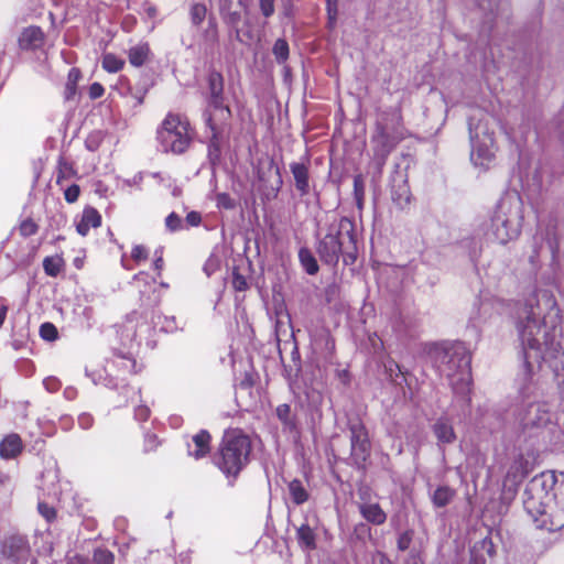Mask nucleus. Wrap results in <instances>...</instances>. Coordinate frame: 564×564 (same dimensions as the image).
Listing matches in <instances>:
<instances>
[{"label": "nucleus", "instance_id": "40", "mask_svg": "<svg viewBox=\"0 0 564 564\" xmlns=\"http://www.w3.org/2000/svg\"><path fill=\"white\" fill-rule=\"evenodd\" d=\"M156 324L165 333H174L181 328L174 316H158Z\"/></svg>", "mask_w": 564, "mask_h": 564}, {"label": "nucleus", "instance_id": "41", "mask_svg": "<svg viewBox=\"0 0 564 564\" xmlns=\"http://www.w3.org/2000/svg\"><path fill=\"white\" fill-rule=\"evenodd\" d=\"M206 12H207V9H206L205 4L194 3L191 7V11H189L192 23L195 25H199L204 21L205 17H206Z\"/></svg>", "mask_w": 564, "mask_h": 564}, {"label": "nucleus", "instance_id": "37", "mask_svg": "<svg viewBox=\"0 0 564 564\" xmlns=\"http://www.w3.org/2000/svg\"><path fill=\"white\" fill-rule=\"evenodd\" d=\"M43 269L50 276H57L62 270V259L58 257H46L43 260Z\"/></svg>", "mask_w": 564, "mask_h": 564}, {"label": "nucleus", "instance_id": "34", "mask_svg": "<svg viewBox=\"0 0 564 564\" xmlns=\"http://www.w3.org/2000/svg\"><path fill=\"white\" fill-rule=\"evenodd\" d=\"M272 53L279 64L285 63L290 54L288 42L284 39H278L272 47Z\"/></svg>", "mask_w": 564, "mask_h": 564}, {"label": "nucleus", "instance_id": "18", "mask_svg": "<svg viewBox=\"0 0 564 564\" xmlns=\"http://www.w3.org/2000/svg\"><path fill=\"white\" fill-rule=\"evenodd\" d=\"M319 520L317 516H306L304 522L301 523L296 529V540L300 547L304 551L311 552L317 547L316 530L318 528Z\"/></svg>", "mask_w": 564, "mask_h": 564}, {"label": "nucleus", "instance_id": "10", "mask_svg": "<svg viewBox=\"0 0 564 564\" xmlns=\"http://www.w3.org/2000/svg\"><path fill=\"white\" fill-rule=\"evenodd\" d=\"M3 564H35L26 536L12 534L7 536L1 545Z\"/></svg>", "mask_w": 564, "mask_h": 564}, {"label": "nucleus", "instance_id": "25", "mask_svg": "<svg viewBox=\"0 0 564 564\" xmlns=\"http://www.w3.org/2000/svg\"><path fill=\"white\" fill-rule=\"evenodd\" d=\"M101 225V216L94 207H86L80 219L76 223V230L80 236H86L90 228H98Z\"/></svg>", "mask_w": 564, "mask_h": 564}, {"label": "nucleus", "instance_id": "57", "mask_svg": "<svg viewBox=\"0 0 564 564\" xmlns=\"http://www.w3.org/2000/svg\"><path fill=\"white\" fill-rule=\"evenodd\" d=\"M232 285L237 291H245L248 286L246 279L238 273L234 274Z\"/></svg>", "mask_w": 564, "mask_h": 564}, {"label": "nucleus", "instance_id": "28", "mask_svg": "<svg viewBox=\"0 0 564 564\" xmlns=\"http://www.w3.org/2000/svg\"><path fill=\"white\" fill-rule=\"evenodd\" d=\"M22 451V441L18 434H10L0 443V456L6 459L14 458Z\"/></svg>", "mask_w": 564, "mask_h": 564}, {"label": "nucleus", "instance_id": "38", "mask_svg": "<svg viewBox=\"0 0 564 564\" xmlns=\"http://www.w3.org/2000/svg\"><path fill=\"white\" fill-rule=\"evenodd\" d=\"M122 96L130 97L133 100V107H139L143 104L147 90L143 88H132L128 86L122 93Z\"/></svg>", "mask_w": 564, "mask_h": 564}, {"label": "nucleus", "instance_id": "60", "mask_svg": "<svg viewBox=\"0 0 564 564\" xmlns=\"http://www.w3.org/2000/svg\"><path fill=\"white\" fill-rule=\"evenodd\" d=\"M307 398L310 399L311 404L314 408H318L319 406V404L322 402V395H321L319 392H316V391L308 392L307 393Z\"/></svg>", "mask_w": 564, "mask_h": 564}, {"label": "nucleus", "instance_id": "53", "mask_svg": "<svg viewBox=\"0 0 564 564\" xmlns=\"http://www.w3.org/2000/svg\"><path fill=\"white\" fill-rule=\"evenodd\" d=\"M131 258L135 261L145 260L148 258V251L143 246L137 245L132 248Z\"/></svg>", "mask_w": 564, "mask_h": 564}, {"label": "nucleus", "instance_id": "50", "mask_svg": "<svg viewBox=\"0 0 564 564\" xmlns=\"http://www.w3.org/2000/svg\"><path fill=\"white\" fill-rule=\"evenodd\" d=\"M39 512L47 520L51 521L55 518V510L53 507L48 506L45 502H39L37 505Z\"/></svg>", "mask_w": 564, "mask_h": 564}, {"label": "nucleus", "instance_id": "2", "mask_svg": "<svg viewBox=\"0 0 564 564\" xmlns=\"http://www.w3.org/2000/svg\"><path fill=\"white\" fill-rule=\"evenodd\" d=\"M558 480L553 471L534 476L523 492V507L538 520L547 516L554 530L564 528V473Z\"/></svg>", "mask_w": 564, "mask_h": 564}, {"label": "nucleus", "instance_id": "12", "mask_svg": "<svg viewBox=\"0 0 564 564\" xmlns=\"http://www.w3.org/2000/svg\"><path fill=\"white\" fill-rule=\"evenodd\" d=\"M498 128L503 129L499 119L484 109H474L468 118L470 140H495Z\"/></svg>", "mask_w": 564, "mask_h": 564}, {"label": "nucleus", "instance_id": "14", "mask_svg": "<svg viewBox=\"0 0 564 564\" xmlns=\"http://www.w3.org/2000/svg\"><path fill=\"white\" fill-rule=\"evenodd\" d=\"M531 471L530 462L524 458L522 454H518L510 463L503 485H502V499L512 500L518 491L519 485Z\"/></svg>", "mask_w": 564, "mask_h": 564}, {"label": "nucleus", "instance_id": "11", "mask_svg": "<svg viewBox=\"0 0 564 564\" xmlns=\"http://www.w3.org/2000/svg\"><path fill=\"white\" fill-rule=\"evenodd\" d=\"M543 256L550 258L551 271L556 274L561 269V260L560 240L554 228H547L545 232L535 237L534 254L530 257V261L534 264L535 259Z\"/></svg>", "mask_w": 564, "mask_h": 564}, {"label": "nucleus", "instance_id": "33", "mask_svg": "<svg viewBox=\"0 0 564 564\" xmlns=\"http://www.w3.org/2000/svg\"><path fill=\"white\" fill-rule=\"evenodd\" d=\"M299 259L307 274L314 275L318 272L319 267L310 249L301 248L299 251Z\"/></svg>", "mask_w": 564, "mask_h": 564}, {"label": "nucleus", "instance_id": "56", "mask_svg": "<svg viewBox=\"0 0 564 564\" xmlns=\"http://www.w3.org/2000/svg\"><path fill=\"white\" fill-rule=\"evenodd\" d=\"M105 93V89L101 84L99 83H93L89 87V97L91 99H98L100 98Z\"/></svg>", "mask_w": 564, "mask_h": 564}, {"label": "nucleus", "instance_id": "55", "mask_svg": "<svg viewBox=\"0 0 564 564\" xmlns=\"http://www.w3.org/2000/svg\"><path fill=\"white\" fill-rule=\"evenodd\" d=\"M94 424V417L91 414L89 413H82L78 415V425L83 429V430H88L93 426Z\"/></svg>", "mask_w": 564, "mask_h": 564}, {"label": "nucleus", "instance_id": "54", "mask_svg": "<svg viewBox=\"0 0 564 564\" xmlns=\"http://www.w3.org/2000/svg\"><path fill=\"white\" fill-rule=\"evenodd\" d=\"M150 416V409L147 406V405H138L135 409H134V417L135 420L138 421H147Z\"/></svg>", "mask_w": 564, "mask_h": 564}, {"label": "nucleus", "instance_id": "31", "mask_svg": "<svg viewBox=\"0 0 564 564\" xmlns=\"http://www.w3.org/2000/svg\"><path fill=\"white\" fill-rule=\"evenodd\" d=\"M456 496V491L448 486H438L431 492V500L435 508H444L449 505Z\"/></svg>", "mask_w": 564, "mask_h": 564}, {"label": "nucleus", "instance_id": "39", "mask_svg": "<svg viewBox=\"0 0 564 564\" xmlns=\"http://www.w3.org/2000/svg\"><path fill=\"white\" fill-rule=\"evenodd\" d=\"M102 140V132L99 130H95L87 135L85 140V147L88 151L95 152L100 148Z\"/></svg>", "mask_w": 564, "mask_h": 564}, {"label": "nucleus", "instance_id": "3", "mask_svg": "<svg viewBox=\"0 0 564 564\" xmlns=\"http://www.w3.org/2000/svg\"><path fill=\"white\" fill-rule=\"evenodd\" d=\"M558 480L553 471L534 476L523 492V507L538 520L547 516L554 530L564 528V473Z\"/></svg>", "mask_w": 564, "mask_h": 564}, {"label": "nucleus", "instance_id": "42", "mask_svg": "<svg viewBox=\"0 0 564 564\" xmlns=\"http://www.w3.org/2000/svg\"><path fill=\"white\" fill-rule=\"evenodd\" d=\"M165 226L171 232L185 229L183 219L176 213H171L165 218Z\"/></svg>", "mask_w": 564, "mask_h": 564}, {"label": "nucleus", "instance_id": "24", "mask_svg": "<svg viewBox=\"0 0 564 564\" xmlns=\"http://www.w3.org/2000/svg\"><path fill=\"white\" fill-rule=\"evenodd\" d=\"M210 435L206 430L199 431L193 436L192 443L187 444V452L189 456L199 459L206 456L210 449Z\"/></svg>", "mask_w": 564, "mask_h": 564}, {"label": "nucleus", "instance_id": "62", "mask_svg": "<svg viewBox=\"0 0 564 564\" xmlns=\"http://www.w3.org/2000/svg\"><path fill=\"white\" fill-rule=\"evenodd\" d=\"M63 394H64L65 399L74 400L77 397V390L73 387H67L64 389Z\"/></svg>", "mask_w": 564, "mask_h": 564}, {"label": "nucleus", "instance_id": "9", "mask_svg": "<svg viewBox=\"0 0 564 564\" xmlns=\"http://www.w3.org/2000/svg\"><path fill=\"white\" fill-rule=\"evenodd\" d=\"M156 140L164 153H184L193 140L189 121L181 115L167 113L156 130Z\"/></svg>", "mask_w": 564, "mask_h": 564}, {"label": "nucleus", "instance_id": "61", "mask_svg": "<svg viewBox=\"0 0 564 564\" xmlns=\"http://www.w3.org/2000/svg\"><path fill=\"white\" fill-rule=\"evenodd\" d=\"M67 564H91L88 558L76 555L67 561Z\"/></svg>", "mask_w": 564, "mask_h": 564}, {"label": "nucleus", "instance_id": "47", "mask_svg": "<svg viewBox=\"0 0 564 564\" xmlns=\"http://www.w3.org/2000/svg\"><path fill=\"white\" fill-rule=\"evenodd\" d=\"M39 226L31 219L28 218L20 224L19 230L23 237H30L37 232Z\"/></svg>", "mask_w": 564, "mask_h": 564}, {"label": "nucleus", "instance_id": "46", "mask_svg": "<svg viewBox=\"0 0 564 564\" xmlns=\"http://www.w3.org/2000/svg\"><path fill=\"white\" fill-rule=\"evenodd\" d=\"M354 194L358 206L361 207L365 195V184L360 175L354 177Z\"/></svg>", "mask_w": 564, "mask_h": 564}, {"label": "nucleus", "instance_id": "64", "mask_svg": "<svg viewBox=\"0 0 564 564\" xmlns=\"http://www.w3.org/2000/svg\"><path fill=\"white\" fill-rule=\"evenodd\" d=\"M83 315L86 318L87 327L91 326L93 322V308L91 307H85L83 311Z\"/></svg>", "mask_w": 564, "mask_h": 564}, {"label": "nucleus", "instance_id": "45", "mask_svg": "<svg viewBox=\"0 0 564 564\" xmlns=\"http://www.w3.org/2000/svg\"><path fill=\"white\" fill-rule=\"evenodd\" d=\"M40 335L43 339L52 341L57 338V329L52 323H44L40 327Z\"/></svg>", "mask_w": 564, "mask_h": 564}, {"label": "nucleus", "instance_id": "36", "mask_svg": "<svg viewBox=\"0 0 564 564\" xmlns=\"http://www.w3.org/2000/svg\"><path fill=\"white\" fill-rule=\"evenodd\" d=\"M124 65L123 59L117 57L115 54L108 53L102 57V68L108 73H117Z\"/></svg>", "mask_w": 564, "mask_h": 564}, {"label": "nucleus", "instance_id": "59", "mask_svg": "<svg viewBox=\"0 0 564 564\" xmlns=\"http://www.w3.org/2000/svg\"><path fill=\"white\" fill-rule=\"evenodd\" d=\"M371 563L372 564H392L391 561L382 552H379V551L372 554Z\"/></svg>", "mask_w": 564, "mask_h": 564}, {"label": "nucleus", "instance_id": "17", "mask_svg": "<svg viewBox=\"0 0 564 564\" xmlns=\"http://www.w3.org/2000/svg\"><path fill=\"white\" fill-rule=\"evenodd\" d=\"M470 160L475 166L488 169L496 158L495 140H470Z\"/></svg>", "mask_w": 564, "mask_h": 564}, {"label": "nucleus", "instance_id": "30", "mask_svg": "<svg viewBox=\"0 0 564 564\" xmlns=\"http://www.w3.org/2000/svg\"><path fill=\"white\" fill-rule=\"evenodd\" d=\"M290 499L296 506L305 503L310 499V492L306 486L300 479H293L288 485Z\"/></svg>", "mask_w": 564, "mask_h": 564}, {"label": "nucleus", "instance_id": "15", "mask_svg": "<svg viewBox=\"0 0 564 564\" xmlns=\"http://www.w3.org/2000/svg\"><path fill=\"white\" fill-rule=\"evenodd\" d=\"M505 304L502 301L494 297H480L473 307L469 315V323L475 328H479L482 325L495 319L497 315L501 313Z\"/></svg>", "mask_w": 564, "mask_h": 564}, {"label": "nucleus", "instance_id": "23", "mask_svg": "<svg viewBox=\"0 0 564 564\" xmlns=\"http://www.w3.org/2000/svg\"><path fill=\"white\" fill-rule=\"evenodd\" d=\"M290 171L295 181V188L301 196L310 193V170L308 164L302 162H292Z\"/></svg>", "mask_w": 564, "mask_h": 564}, {"label": "nucleus", "instance_id": "7", "mask_svg": "<svg viewBox=\"0 0 564 564\" xmlns=\"http://www.w3.org/2000/svg\"><path fill=\"white\" fill-rule=\"evenodd\" d=\"M250 452L251 443L247 435L239 430L227 431L215 464L227 477H236L247 465Z\"/></svg>", "mask_w": 564, "mask_h": 564}, {"label": "nucleus", "instance_id": "52", "mask_svg": "<svg viewBox=\"0 0 564 564\" xmlns=\"http://www.w3.org/2000/svg\"><path fill=\"white\" fill-rule=\"evenodd\" d=\"M43 386L48 392L53 393L61 388V381L55 377H47L43 380Z\"/></svg>", "mask_w": 564, "mask_h": 564}, {"label": "nucleus", "instance_id": "6", "mask_svg": "<svg viewBox=\"0 0 564 564\" xmlns=\"http://www.w3.org/2000/svg\"><path fill=\"white\" fill-rule=\"evenodd\" d=\"M433 358L438 372L445 376L456 394H468L471 383V357L463 344L437 348Z\"/></svg>", "mask_w": 564, "mask_h": 564}, {"label": "nucleus", "instance_id": "58", "mask_svg": "<svg viewBox=\"0 0 564 564\" xmlns=\"http://www.w3.org/2000/svg\"><path fill=\"white\" fill-rule=\"evenodd\" d=\"M260 7L264 17H270L274 12L273 0H261Z\"/></svg>", "mask_w": 564, "mask_h": 564}, {"label": "nucleus", "instance_id": "21", "mask_svg": "<svg viewBox=\"0 0 564 564\" xmlns=\"http://www.w3.org/2000/svg\"><path fill=\"white\" fill-rule=\"evenodd\" d=\"M275 414L281 423L282 432L294 438L297 437V419L296 415L292 412L291 406L286 403L280 404L275 409Z\"/></svg>", "mask_w": 564, "mask_h": 564}, {"label": "nucleus", "instance_id": "44", "mask_svg": "<svg viewBox=\"0 0 564 564\" xmlns=\"http://www.w3.org/2000/svg\"><path fill=\"white\" fill-rule=\"evenodd\" d=\"M216 205L218 208L234 209L236 207L235 199L227 193L216 195Z\"/></svg>", "mask_w": 564, "mask_h": 564}, {"label": "nucleus", "instance_id": "20", "mask_svg": "<svg viewBox=\"0 0 564 564\" xmlns=\"http://www.w3.org/2000/svg\"><path fill=\"white\" fill-rule=\"evenodd\" d=\"M45 34L41 28L31 25L25 28L19 36V46L24 51H35L43 47Z\"/></svg>", "mask_w": 564, "mask_h": 564}, {"label": "nucleus", "instance_id": "19", "mask_svg": "<svg viewBox=\"0 0 564 564\" xmlns=\"http://www.w3.org/2000/svg\"><path fill=\"white\" fill-rule=\"evenodd\" d=\"M150 326L145 322H138L133 318H128L122 325L120 337L122 344L132 348L134 344L139 345L144 334H149Z\"/></svg>", "mask_w": 564, "mask_h": 564}, {"label": "nucleus", "instance_id": "49", "mask_svg": "<svg viewBox=\"0 0 564 564\" xmlns=\"http://www.w3.org/2000/svg\"><path fill=\"white\" fill-rule=\"evenodd\" d=\"M413 539V532L412 531H405L401 533L398 538V549L400 551H405L410 547Z\"/></svg>", "mask_w": 564, "mask_h": 564}, {"label": "nucleus", "instance_id": "32", "mask_svg": "<svg viewBox=\"0 0 564 564\" xmlns=\"http://www.w3.org/2000/svg\"><path fill=\"white\" fill-rule=\"evenodd\" d=\"M76 175V171L70 162H68L64 156H59L57 161V174H56V183L59 186H63L64 181L69 180Z\"/></svg>", "mask_w": 564, "mask_h": 564}, {"label": "nucleus", "instance_id": "43", "mask_svg": "<svg viewBox=\"0 0 564 564\" xmlns=\"http://www.w3.org/2000/svg\"><path fill=\"white\" fill-rule=\"evenodd\" d=\"M96 564H113V554L106 549H96L94 552Z\"/></svg>", "mask_w": 564, "mask_h": 564}, {"label": "nucleus", "instance_id": "22", "mask_svg": "<svg viewBox=\"0 0 564 564\" xmlns=\"http://www.w3.org/2000/svg\"><path fill=\"white\" fill-rule=\"evenodd\" d=\"M411 192L405 177L398 174L391 181V198L393 203L403 208L410 203Z\"/></svg>", "mask_w": 564, "mask_h": 564}, {"label": "nucleus", "instance_id": "1", "mask_svg": "<svg viewBox=\"0 0 564 564\" xmlns=\"http://www.w3.org/2000/svg\"><path fill=\"white\" fill-rule=\"evenodd\" d=\"M512 319L524 354V375L519 387L522 404L517 417L523 430L543 429L553 423V414L546 402L531 400L538 390L532 380L534 365L550 364L564 395V351L558 341L561 315L553 292L535 290L516 305Z\"/></svg>", "mask_w": 564, "mask_h": 564}, {"label": "nucleus", "instance_id": "51", "mask_svg": "<svg viewBox=\"0 0 564 564\" xmlns=\"http://www.w3.org/2000/svg\"><path fill=\"white\" fill-rule=\"evenodd\" d=\"M202 223V216L198 212H191L187 214L184 225L185 229L188 227H197Z\"/></svg>", "mask_w": 564, "mask_h": 564}, {"label": "nucleus", "instance_id": "63", "mask_svg": "<svg viewBox=\"0 0 564 564\" xmlns=\"http://www.w3.org/2000/svg\"><path fill=\"white\" fill-rule=\"evenodd\" d=\"M327 3H328V20H329L328 24H329L330 28H333L335 22H336V14H337V12H336V10H333L330 8V0H327Z\"/></svg>", "mask_w": 564, "mask_h": 564}, {"label": "nucleus", "instance_id": "26", "mask_svg": "<svg viewBox=\"0 0 564 564\" xmlns=\"http://www.w3.org/2000/svg\"><path fill=\"white\" fill-rule=\"evenodd\" d=\"M358 510L362 518L373 525H381L387 520V513L377 502H361L358 505Z\"/></svg>", "mask_w": 564, "mask_h": 564}, {"label": "nucleus", "instance_id": "8", "mask_svg": "<svg viewBox=\"0 0 564 564\" xmlns=\"http://www.w3.org/2000/svg\"><path fill=\"white\" fill-rule=\"evenodd\" d=\"M210 91L209 108L204 113L206 124L210 129V147H218L219 139L227 130V122L231 116L230 109L223 104L224 78L219 72L208 74Z\"/></svg>", "mask_w": 564, "mask_h": 564}, {"label": "nucleus", "instance_id": "16", "mask_svg": "<svg viewBox=\"0 0 564 564\" xmlns=\"http://www.w3.org/2000/svg\"><path fill=\"white\" fill-rule=\"evenodd\" d=\"M371 144L373 151V163L380 172L394 147L392 139L387 132L384 126L381 123H378L376 127V133L371 138Z\"/></svg>", "mask_w": 564, "mask_h": 564}, {"label": "nucleus", "instance_id": "4", "mask_svg": "<svg viewBox=\"0 0 564 564\" xmlns=\"http://www.w3.org/2000/svg\"><path fill=\"white\" fill-rule=\"evenodd\" d=\"M523 220V202L517 192H509L498 200L481 230L489 240L506 245L520 236Z\"/></svg>", "mask_w": 564, "mask_h": 564}, {"label": "nucleus", "instance_id": "27", "mask_svg": "<svg viewBox=\"0 0 564 564\" xmlns=\"http://www.w3.org/2000/svg\"><path fill=\"white\" fill-rule=\"evenodd\" d=\"M433 433L438 445L452 444L456 440L452 422L447 417H440L433 424Z\"/></svg>", "mask_w": 564, "mask_h": 564}, {"label": "nucleus", "instance_id": "5", "mask_svg": "<svg viewBox=\"0 0 564 564\" xmlns=\"http://www.w3.org/2000/svg\"><path fill=\"white\" fill-rule=\"evenodd\" d=\"M321 260L335 267L340 256L345 264H352L357 259V241L354 224L346 217L328 226L327 234L316 247Z\"/></svg>", "mask_w": 564, "mask_h": 564}, {"label": "nucleus", "instance_id": "29", "mask_svg": "<svg viewBox=\"0 0 564 564\" xmlns=\"http://www.w3.org/2000/svg\"><path fill=\"white\" fill-rule=\"evenodd\" d=\"M150 53L151 50L149 43L140 42L129 48V63L134 67H141L148 61Z\"/></svg>", "mask_w": 564, "mask_h": 564}, {"label": "nucleus", "instance_id": "35", "mask_svg": "<svg viewBox=\"0 0 564 564\" xmlns=\"http://www.w3.org/2000/svg\"><path fill=\"white\" fill-rule=\"evenodd\" d=\"M80 77L82 73L78 68L73 67L69 69L65 87L66 99H70L76 94V86Z\"/></svg>", "mask_w": 564, "mask_h": 564}, {"label": "nucleus", "instance_id": "48", "mask_svg": "<svg viewBox=\"0 0 564 564\" xmlns=\"http://www.w3.org/2000/svg\"><path fill=\"white\" fill-rule=\"evenodd\" d=\"M80 194V188L78 185L73 184L65 188L64 191V198L67 203L73 204L77 202Z\"/></svg>", "mask_w": 564, "mask_h": 564}, {"label": "nucleus", "instance_id": "13", "mask_svg": "<svg viewBox=\"0 0 564 564\" xmlns=\"http://www.w3.org/2000/svg\"><path fill=\"white\" fill-rule=\"evenodd\" d=\"M349 432L351 447L350 458L356 467L364 468L371 451L368 431L362 422L356 420L349 423Z\"/></svg>", "mask_w": 564, "mask_h": 564}]
</instances>
